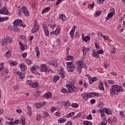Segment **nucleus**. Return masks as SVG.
Returning <instances> with one entry per match:
<instances>
[{"label":"nucleus","mask_w":125,"mask_h":125,"mask_svg":"<svg viewBox=\"0 0 125 125\" xmlns=\"http://www.w3.org/2000/svg\"><path fill=\"white\" fill-rule=\"evenodd\" d=\"M111 94H119V92H124V89L119 87L118 85H114L111 87L110 90Z\"/></svg>","instance_id":"1"},{"label":"nucleus","mask_w":125,"mask_h":125,"mask_svg":"<svg viewBox=\"0 0 125 125\" xmlns=\"http://www.w3.org/2000/svg\"><path fill=\"white\" fill-rule=\"evenodd\" d=\"M66 87L68 88L69 93H72L73 91H78L79 90L78 87H75L73 84H66Z\"/></svg>","instance_id":"2"},{"label":"nucleus","mask_w":125,"mask_h":125,"mask_svg":"<svg viewBox=\"0 0 125 125\" xmlns=\"http://www.w3.org/2000/svg\"><path fill=\"white\" fill-rule=\"evenodd\" d=\"M66 64L68 72H73L75 68V64H73V62H67Z\"/></svg>","instance_id":"3"},{"label":"nucleus","mask_w":125,"mask_h":125,"mask_svg":"<svg viewBox=\"0 0 125 125\" xmlns=\"http://www.w3.org/2000/svg\"><path fill=\"white\" fill-rule=\"evenodd\" d=\"M81 96L84 100H87L88 99V97H94V94L93 93H89L88 94L83 93L81 94Z\"/></svg>","instance_id":"4"},{"label":"nucleus","mask_w":125,"mask_h":125,"mask_svg":"<svg viewBox=\"0 0 125 125\" xmlns=\"http://www.w3.org/2000/svg\"><path fill=\"white\" fill-rule=\"evenodd\" d=\"M0 14H3V15H11V13L8 12V10L6 7H4L0 10Z\"/></svg>","instance_id":"5"},{"label":"nucleus","mask_w":125,"mask_h":125,"mask_svg":"<svg viewBox=\"0 0 125 125\" xmlns=\"http://www.w3.org/2000/svg\"><path fill=\"white\" fill-rule=\"evenodd\" d=\"M78 65V72L80 73H82V70L83 69V61H80L77 62Z\"/></svg>","instance_id":"6"},{"label":"nucleus","mask_w":125,"mask_h":125,"mask_svg":"<svg viewBox=\"0 0 125 125\" xmlns=\"http://www.w3.org/2000/svg\"><path fill=\"white\" fill-rule=\"evenodd\" d=\"M110 11L111 12L109 13L107 15V16L105 18L106 20H109L110 18H112V17L114 16V13H115V9L111 8Z\"/></svg>","instance_id":"7"},{"label":"nucleus","mask_w":125,"mask_h":125,"mask_svg":"<svg viewBox=\"0 0 125 125\" xmlns=\"http://www.w3.org/2000/svg\"><path fill=\"white\" fill-rule=\"evenodd\" d=\"M21 23H22V20H19V19H16L15 20L14 22H13V24L14 25V26L13 27H19Z\"/></svg>","instance_id":"8"},{"label":"nucleus","mask_w":125,"mask_h":125,"mask_svg":"<svg viewBox=\"0 0 125 125\" xmlns=\"http://www.w3.org/2000/svg\"><path fill=\"white\" fill-rule=\"evenodd\" d=\"M21 12H23L25 15L26 16H29L30 15V13H29V11L27 9V8H26L25 6L22 7L21 10Z\"/></svg>","instance_id":"9"},{"label":"nucleus","mask_w":125,"mask_h":125,"mask_svg":"<svg viewBox=\"0 0 125 125\" xmlns=\"http://www.w3.org/2000/svg\"><path fill=\"white\" fill-rule=\"evenodd\" d=\"M38 30H39V25H38V24L36 22L34 24L33 26V27L32 30V33H33V34L36 33Z\"/></svg>","instance_id":"10"},{"label":"nucleus","mask_w":125,"mask_h":125,"mask_svg":"<svg viewBox=\"0 0 125 125\" xmlns=\"http://www.w3.org/2000/svg\"><path fill=\"white\" fill-rule=\"evenodd\" d=\"M108 122L109 124H116V123H117V118H116V117H114L112 119L111 118H109Z\"/></svg>","instance_id":"11"},{"label":"nucleus","mask_w":125,"mask_h":125,"mask_svg":"<svg viewBox=\"0 0 125 125\" xmlns=\"http://www.w3.org/2000/svg\"><path fill=\"white\" fill-rule=\"evenodd\" d=\"M8 29L9 30L15 31V32H20V29L17 27H13L12 26H10L8 27Z\"/></svg>","instance_id":"12"},{"label":"nucleus","mask_w":125,"mask_h":125,"mask_svg":"<svg viewBox=\"0 0 125 125\" xmlns=\"http://www.w3.org/2000/svg\"><path fill=\"white\" fill-rule=\"evenodd\" d=\"M19 67L21 69V71H26V70H27V65L23 63L20 64Z\"/></svg>","instance_id":"13"},{"label":"nucleus","mask_w":125,"mask_h":125,"mask_svg":"<svg viewBox=\"0 0 125 125\" xmlns=\"http://www.w3.org/2000/svg\"><path fill=\"white\" fill-rule=\"evenodd\" d=\"M0 43L2 46L4 45V44L8 45V42H7V39L6 38H4L3 39H2Z\"/></svg>","instance_id":"14"},{"label":"nucleus","mask_w":125,"mask_h":125,"mask_svg":"<svg viewBox=\"0 0 125 125\" xmlns=\"http://www.w3.org/2000/svg\"><path fill=\"white\" fill-rule=\"evenodd\" d=\"M41 72H47L48 69H47V67L45 64H42L41 65Z\"/></svg>","instance_id":"15"},{"label":"nucleus","mask_w":125,"mask_h":125,"mask_svg":"<svg viewBox=\"0 0 125 125\" xmlns=\"http://www.w3.org/2000/svg\"><path fill=\"white\" fill-rule=\"evenodd\" d=\"M92 52H93L92 56H93V57H95V58H99V57H100V56L99 55V54L97 53V52H96V50L93 49L92 50Z\"/></svg>","instance_id":"16"},{"label":"nucleus","mask_w":125,"mask_h":125,"mask_svg":"<svg viewBox=\"0 0 125 125\" xmlns=\"http://www.w3.org/2000/svg\"><path fill=\"white\" fill-rule=\"evenodd\" d=\"M17 75L19 76L20 79H23L24 78H25V74L22 73L21 72H17Z\"/></svg>","instance_id":"17"},{"label":"nucleus","mask_w":125,"mask_h":125,"mask_svg":"<svg viewBox=\"0 0 125 125\" xmlns=\"http://www.w3.org/2000/svg\"><path fill=\"white\" fill-rule=\"evenodd\" d=\"M76 28H77L76 26H73V27L72 28V30L70 31V35L72 37H74V34H75V30H76Z\"/></svg>","instance_id":"18"},{"label":"nucleus","mask_w":125,"mask_h":125,"mask_svg":"<svg viewBox=\"0 0 125 125\" xmlns=\"http://www.w3.org/2000/svg\"><path fill=\"white\" fill-rule=\"evenodd\" d=\"M104 111L105 113L108 115H111L112 114V111H111V109H110V108L107 109L106 108H104Z\"/></svg>","instance_id":"19"},{"label":"nucleus","mask_w":125,"mask_h":125,"mask_svg":"<svg viewBox=\"0 0 125 125\" xmlns=\"http://www.w3.org/2000/svg\"><path fill=\"white\" fill-rule=\"evenodd\" d=\"M99 88L100 89V90H104V86L102 82L99 83Z\"/></svg>","instance_id":"20"},{"label":"nucleus","mask_w":125,"mask_h":125,"mask_svg":"<svg viewBox=\"0 0 125 125\" xmlns=\"http://www.w3.org/2000/svg\"><path fill=\"white\" fill-rule=\"evenodd\" d=\"M19 44L20 45V47L21 50H22V51H23V50H25V46H24V44H23V43L20 42L19 43Z\"/></svg>","instance_id":"21"},{"label":"nucleus","mask_w":125,"mask_h":125,"mask_svg":"<svg viewBox=\"0 0 125 125\" xmlns=\"http://www.w3.org/2000/svg\"><path fill=\"white\" fill-rule=\"evenodd\" d=\"M60 75H61V77L62 78V79H64V78H65V72H64V70L61 69Z\"/></svg>","instance_id":"22"},{"label":"nucleus","mask_w":125,"mask_h":125,"mask_svg":"<svg viewBox=\"0 0 125 125\" xmlns=\"http://www.w3.org/2000/svg\"><path fill=\"white\" fill-rule=\"evenodd\" d=\"M49 63L54 66V67H57V62H54V61H50Z\"/></svg>","instance_id":"23"},{"label":"nucleus","mask_w":125,"mask_h":125,"mask_svg":"<svg viewBox=\"0 0 125 125\" xmlns=\"http://www.w3.org/2000/svg\"><path fill=\"white\" fill-rule=\"evenodd\" d=\"M52 96V94L50 92H47L44 94V97L46 98H50Z\"/></svg>","instance_id":"24"},{"label":"nucleus","mask_w":125,"mask_h":125,"mask_svg":"<svg viewBox=\"0 0 125 125\" xmlns=\"http://www.w3.org/2000/svg\"><path fill=\"white\" fill-rule=\"evenodd\" d=\"M38 85H39V83L38 82H36V83L32 82L31 85L30 86H31V87L36 88V87H38Z\"/></svg>","instance_id":"25"},{"label":"nucleus","mask_w":125,"mask_h":125,"mask_svg":"<svg viewBox=\"0 0 125 125\" xmlns=\"http://www.w3.org/2000/svg\"><path fill=\"white\" fill-rule=\"evenodd\" d=\"M49 10H50V7H48L47 8H45L42 11V14L45 13V12H48Z\"/></svg>","instance_id":"26"},{"label":"nucleus","mask_w":125,"mask_h":125,"mask_svg":"<svg viewBox=\"0 0 125 125\" xmlns=\"http://www.w3.org/2000/svg\"><path fill=\"white\" fill-rule=\"evenodd\" d=\"M9 18L6 17L4 18H1L0 17V22H3V21H6V20H8Z\"/></svg>","instance_id":"27"},{"label":"nucleus","mask_w":125,"mask_h":125,"mask_svg":"<svg viewBox=\"0 0 125 125\" xmlns=\"http://www.w3.org/2000/svg\"><path fill=\"white\" fill-rule=\"evenodd\" d=\"M37 69H39V67H37V66H33L31 68V71L32 73H35L36 72V70H37Z\"/></svg>","instance_id":"28"},{"label":"nucleus","mask_w":125,"mask_h":125,"mask_svg":"<svg viewBox=\"0 0 125 125\" xmlns=\"http://www.w3.org/2000/svg\"><path fill=\"white\" fill-rule=\"evenodd\" d=\"M73 59H74V57H73V56L68 55L66 56L65 60H67L68 61H72Z\"/></svg>","instance_id":"29"},{"label":"nucleus","mask_w":125,"mask_h":125,"mask_svg":"<svg viewBox=\"0 0 125 125\" xmlns=\"http://www.w3.org/2000/svg\"><path fill=\"white\" fill-rule=\"evenodd\" d=\"M101 13H102V11L101 10L96 11L95 14V17H97L99 16V15H100Z\"/></svg>","instance_id":"30"},{"label":"nucleus","mask_w":125,"mask_h":125,"mask_svg":"<svg viewBox=\"0 0 125 125\" xmlns=\"http://www.w3.org/2000/svg\"><path fill=\"white\" fill-rule=\"evenodd\" d=\"M96 81H97L96 77L92 78V79L89 81L90 84H92V83H94V82H96Z\"/></svg>","instance_id":"31"},{"label":"nucleus","mask_w":125,"mask_h":125,"mask_svg":"<svg viewBox=\"0 0 125 125\" xmlns=\"http://www.w3.org/2000/svg\"><path fill=\"white\" fill-rule=\"evenodd\" d=\"M35 50H36L37 56V57L40 56V49H39V47H35Z\"/></svg>","instance_id":"32"},{"label":"nucleus","mask_w":125,"mask_h":125,"mask_svg":"<svg viewBox=\"0 0 125 125\" xmlns=\"http://www.w3.org/2000/svg\"><path fill=\"white\" fill-rule=\"evenodd\" d=\"M58 122L60 123V124H63V123H65V122H66V119L64 118H60L58 120Z\"/></svg>","instance_id":"33"},{"label":"nucleus","mask_w":125,"mask_h":125,"mask_svg":"<svg viewBox=\"0 0 125 125\" xmlns=\"http://www.w3.org/2000/svg\"><path fill=\"white\" fill-rule=\"evenodd\" d=\"M104 108L103 109H100V114H101L102 117L103 118V117H105V113H104Z\"/></svg>","instance_id":"34"},{"label":"nucleus","mask_w":125,"mask_h":125,"mask_svg":"<svg viewBox=\"0 0 125 125\" xmlns=\"http://www.w3.org/2000/svg\"><path fill=\"white\" fill-rule=\"evenodd\" d=\"M108 122L106 120V118H104L103 120L101 125H106Z\"/></svg>","instance_id":"35"},{"label":"nucleus","mask_w":125,"mask_h":125,"mask_svg":"<svg viewBox=\"0 0 125 125\" xmlns=\"http://www.w3.org/2000/svg\"><path fill=\"white\" fill-rule=\"evenodd\" d=\"M34 95H35V96H37V97H38V96H40V95H41V91H37L35 92L34 93Z\"/></svg>","instance_id":"36"},{"label":"nucleus","mask_w":125,"mask_h":125,"mask_svg":"<svg viewBox=\"0 0 125 125\" xmlns=\"http://www.w3.org/2000/svg\"><path fill=\"white\" fill-rule=\"evenodd\" d=\"M59 18H60V19H62V20H66V16H65V15H64L63 14H61L59 16Z\"/></svg>","instance_id":"37"},{"label":"nucleus","mask_w":125,"mask_h":125,"mask_svg":"<svg viewBox=\"0 0 125 125\" xmlns=\"http://www.w3.org/2000/svg\"><path fill=\"white\" fill-rule=\"evenodd\" d=\"M94 4H95L94 2H93L92 4H88V8L93 9L94 7Z\"/></svg>","instance_id":"38"},{"label":"nucleus","mask_w":125,"mask_h":125,"mask_svg":"<svg viewBox=\"0 0 125 125\" xmlns=\"http://www.w3.org/2000/svg\"><path fill=\"white\" fill-rule=\"evenodd\" d=\"M75 115V113L74 112H71V113H69L68 114H67L66 116V118H71V117H73V116H74Z\"/></svg>","instance_id":"39"},{"label":"nucleus","mask_w":125,"mask_h":125,"mask_svg":"<svg viewBox=\"0 0 125 125\" xmlns=\"http://www.w3.org/2000/svg\"><path fill=\"white\" fill-rule=\"evenodd\" d=\"M11 53V51L10 50H9L8 51L6 52L5 54L6 58H9V56H8V54H10Z\"/></svg>","instance_id":"40"},{"label":"nucleus","mask_w":125,"mask_h":125,"mask_svg":"<svg viewBox=\"0 0 125 125\" xmlns=\"http://www.w3.org/2000/svg\"><path fill=\"white\" fill-rule=\"evenodd\" d=\"M83 124L84 125H92V123L89 121H84L83 122Z\"/></svg>","instance_id":"41"},{"label":"nucleus","mask_w":125,"mask_h":125,"mask_svg":"<svg viewBox=\"0 0 125 125\" xmlns=\"http://www.w3.org/2000/svg\"><path fill=\"white\" fill-rule=\"evenodd\" d=\"M83 40H84V42H88V41L90 40V38H89V37L88 36H85L83 38Z\"/></svg>","instance_id":"42"},{"label":"nucleus","mask_w":125,"mask_h":125,"mask_svg":"<svg viewBox=\"0 0 125 125\" xmlns=\"http://www.w3.org/2000/svg\"><path fill=\"white\" fill-rule=\"evenodd\" d=\"M35 106L37 108H41L42 107V104L40 103H37L35 104Z\"/></svg>","instance_id":"43"},{"label":"nucleus","mask_w":125,"mask_h":125,"mask_svg":"<svg viewBox=\"0 0 125 125\" xmlns=\"http://www.w3.org/2000/svg\"><path fill=\"white\" fill-rule=\"evenodd\" d=\"M59 79H60V77H59V76H56L54 78V80H53L54 83H57V81H58V80H59Z\"/></svg>","instance_id":"44"},{"label":"nucleus","mask_w":125,"mask_h":125,"mask_svg":"<svg viewBox=\"0 0 125 125\" xmlns=\"http://www.w3.org/2000/svg\"><path fill=\"white\" fill-rule=\"evenodd\" d=\"M20 122H21L22 125H24L26 124V121L25 120V119H21V120H20Z\"/></svg>","instance_id":"45"},{"label":"nucleus","mask_w":125,"mask_h":125,"mask_svg":"<svg viewBox=\"0 0 125 125\" xmlns=\"http://www.w3.org/2000/svg\"><path fill=\"white\" fill-rule=\"evenodd\" d=\"M54 33H55V35H59L60 34V29H56Z\"/></svg>","instance_id":"46"},{"label":"nucleus","mask_w":125,"mask_h":125,"mask_svg":"<svg viewBox=\"0 0 125 125\" xmlns=\"http://www.w3.org/2000/svg\"><path fill=\"white\" fill-rule=\"evenodd\" d=\"M27 109L28 110V114L29 115H30V116H32V111H31V107H30L29 106L27 107Z\"/></svg>","instance_id":"47"},{"label":"nucleus","mask_w":125,"mask_h":125,"mask_svg":"<svg viewBox=\"0 0 125 125\" xmlns=\"http://www.w3.org/2000/svg\"><path fill=\"white\" fill-rule=\"evenodd\" d=\"M98 105L99 108H102V107H103V105H104V104L102 103V102H100V103H99Z\"/></svg>","instance_id":"48"},{"label":"nucleus","mask_w":125,"mask_h":125,"mask_svg":"<svg viewBox=\"0 0 125 125\" xmlns=\"http://www.w3.org/2000/svg\"><path fill=\"white\" fill-rule=\"evenodd\" d=\"M32 83H33V82H32L31 80H28L26 82L27 84H28V85H30V86L32 85Z\"/></svg>","instance_id":"49"},{"label":"nucleus","mask_w":125,"mask_h":125,"mask_svg":"<svg viewBox=\"0 0 125 125\" xmlns=\"http://www.w3.org/2000/svg\"><path fill=\"white\" fill-rule=\"evenodd\" d=\"M78 106V104H71V106L73 107V108H77Z\"/></svg>","instance_id":"50"},{"label":"nucleus","mask_w":125,"mask_h":125,"mask_svg":"<svg viewBox=\"0 0 125 125\" xmlns=\"http://www.w3.org/2000/svg\"><path fill=\"white\" fill-rule=\"evenodd\" d=\"M9 63L10 65H14L16 66V65H17V62H9Z\"/></svg>","instance_id":"51"},{"label":"nucleus","mask_w":125,"mask_h":125,"mask_svg":"<svg viewBox=\"0 0 125 125\" xmlns=\"http://www.w3.org/2000/svg\"><path fill=\"white\" fill-rule=\"evenodd\" d=\"M97 53L98 54H103V53H104V51L103 50H100V51H97Z\"/></svg>","instance_id":"52"},{"label":"nucleus","mask_w":125,"mask_h":125,"mask_svg":"<svg viewBox=\"0 0 125 125\" xmlns=\"http://www.w3.org/2000/svg\"><path fill=\"white\" fill-rule=\"evenodd\" d=\"M103 39H104V40H105V41H108V40H109V37L106 35H104V36H103Z\"/></svg>","instance_id":"53"},{"label":"nucleus","mask_w":125,"mask_h":125,"mask_svg":"<svg viewBox=\"0 0 125 125\" xmlns=\"http://www.w3.org/2000/svg\"><path fill=\"white\" fill-rule=\"evenodd\" d=\"M87 120H92V116L91 114H89L88 116L86 117Z\"/></svg>","instance_id":"54"},{"label":"nucleus","mask_w":125,"mask_h":125,"mask_svg":"<svg viewBox=\"0 0 125 125\" xmlns=\"http://www.w3.org/2000/svg\"><path fill=\"white\" fill-rule=\"evenodd\" d=\"M81 116H82V113H79L77 114L76 116H75L74 118H80Z\"/></svg>","instance_id":"55"},{"label":"nucleus","mask_w":125,"mask_h":125,"mask_svg":"<svg viewBox=\"0 0 125 125\" xmlns=\"http://www.w3.org/2000/svg\"><path fill=\"white\" fill-rule=\"evenodd\" d=\"M63 0H58L56 2V5H59V4H60V3H61V2H62Z\"/></svg>","instance_id":"56"},{"label":"nucleus","mask_w":125,"mask_h":125,"mask_svg":"<svg viewBox=\"0 0 125 125\" xmlns=\"http://www.w3.org/2000/svg\"><path fill=\"white\" fill-rule=\"evenodd\" d=\"M4 71H5V69L4 68V67H2V68H1V69H0V73L3 74V72H4Z\"/></svg>","instance_id":"57"},{"label":"nucleus","mask_w":125,"mask_h":125,"mask_svg":"<svg viewBox=\"0 0 125 125\" xmlns=\"http://www.w3.org/2000/svg\"><path fill=\"white\" fill-rule=\"evenodd\" d=\"M69 51H70V48L68 47L66 49V56H68V55H69Z\"/></svg>","instance_id":"58"},{"label":"nucleus","mask_w":125,"mask_h":125,"mask_svg":"<svg viewBox=\"0 0 125 125\" xmlns=\"http://www.w3.org/2000/svg\"><path fill=\"white\" fill-rule=\"evenodd\" d=\"M108 83H110L111 84H114V83H115V82L111 80H108Z\"/></svg>","instance_id":"59"},{"label":"nucleus","mask_w":125,"mask_h":125,"mask_svg":"<svg viewBox=\"0 0 125 125\" xmlns=\"http://www.w3.org/2000/svg\"><path fill=\"white\" fill-rule=\"evenodd\" d=\"M36 120L37 121H40L41 120V115H37L36 116Z\"/></svg>","instance_id":"60"},{"label":"nucleus","mask_w":125,"mask_h":125,"mask_svg":"<svg viewBox=\"0 0 125 125\" xmlns=\"http://www.w3.org/2000/svg\"><path fill=\"white\" fill-rule=\"evenodd\" d=\"M7 40H8V41H9L10 43H11L12 42V39L11 38H10V37L9 36H8Z\"/></svg>","instance_id":"61"},{"label":"nucleus","mask_w":125,"mask_h":125,"mask_svg":"<svg viewBox=\"0 0 125 125\" xmlns=\"http://www.w3.org/2000/svg\"><path fill=\"white\" fill-rule=\"evenodd\" d=\"M64 104L67 107H69V106H70V105H71V104H70V103H69V102H65Z\"/></svg>","instance_id":"62"},{"label":"nucleus","mask_w":125,"mask_h":125,"mask_svg":"<svg viewBox=\"0 0 125 125\" xmlns=\"http://www.w3.org/2000/svg\"><path fill=\"white\" fill-rule=\"evenodd\" d=\"M14 90H18V88H19V87L18 86V85H16L14 86Z\"/></svg>","instance_id":"63"},{"label":"nucleus","mask_w":125,"mask_h":125,"mask_svg":"<svg viewBox=\"0 0 125 125\" xmlns=\"http://www.w3.org/2000/svg\"><path fill=\"white\" fill-rule=\"evenodd\" d=\"M55 110H56V107H52L50 109L51 111L52 112V113H53V112H54V111H55Z\"/></svg>","instance_id":"64"}]
</instances>
